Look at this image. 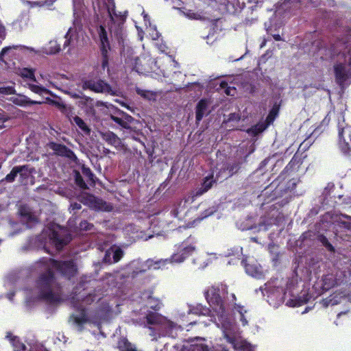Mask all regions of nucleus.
<instances>
[{"label":"nucleus","instance_id":"obj_62","mask_svg":"<svg viewBox=\"0 0 351 351\" xmlns=\"http://www.w3.org/2000/svg\"><path fill=\"white\" fill-rule=\"evenodd\" d=\"M103 152L105 155H108L111 153L110 150L108 148H104Z\"/></svg>","mask_w":351,"mask_h":351},{"label":"nucleus","instance_id":"obj_36","mask_svg":"<svg viewBox=\"0 0 351 351\" xmlns=\"http://www.w3.org/2000/svg\"><path fill=\"white\" fill-rule=\"evenodd\" d=\"M19 167L23 168L22 171L19 172L20 179L21 182H23L24 180L28 178L29 174L32 173V171H31L28 165H19Z\"/></svg>","mask_w":351,"mask_h":351},{"label":"nucleus","instance_id":"obj_2","mask_svg":"<svg viewBox=\"0 0 351 351\" xmlns=\"http://www.w3.org/2000/svg\"><path fill=\"white\" fill-rule=\"evenodd\" d=\"M36 267L42 270L36 280V287L40 298L50 303L60 302L61 286L53 269L41 262V258L36 262Z\"/></svg>","mask_w":351,"mask_h":351},{"label":"nucleus","instance_id":"obj_58","mask_svg":"<svg viewBox=\"0 0 351 351\" xmlns=\"http://www.w3.org/2000/svg\"><path fill=\"white\" fill-rule=\"evenodd\" d=\"M6 32L4 27H0V37L4 38L5 37Z\"/></svg>","mask_w":351,"mask_h":351},{"label":"nucleus","instance_id":"obj_34","mask_svg":"<svg viewBox=\"0 0 351 351\" xmlns=\"http://www.w3.org/2000/svg\"><path fill=\"white\" fill-rule=\"evenodd\" d=\"M28 88L30 89L31 91H32L34 93L41 95L43 93H46L49 92V90L46 88L45 87L40 86V85H36L34 84H29L28 83L27 84Z\"/></svg>","mask_w":351,"mask_h":351},{"label":"nucleus","instance_id":"obj_16","mask_svg":"<svg viewBox=\"0 0 351 351\" xmlns=\"http://www.w3.org/2000/svg\"><path fill=\"white\" fill-rule=\"evenodd\" d=\"M111 119L124 129L128 128L131 123H136L134 118L123 111L119 112L117 116L111 115Z\"/></svg>","mask_w":351,"mask_h":351},{"label":"nucleus","instance_id":"obj_14","mask_svg":"<svg viewBox=\"0 0 351 351\" xmlns=\"http://www.w3.org/2000/svg\"><path fill=\"white\" fill-rule=\"evenodd\" d=\"M135 123H132L126 130L128 133V137L132 138L133 140L141 143L142 145H144V143L141 140V138L144 137V135L142 132L141 127L142 124L140 121L136 119Z\"/></svg>","mask_w":351,"mask_h":351},{"label":"nucleus","instance_id":"obj_22","mask_svg":"<svg viewBox=\"0 0 351 351\" xmlns=\"http://www.w3.org/2000/svg\"><path fill=\"white\" fill-rule=\"evenodd\" d=\"M117 348L119 351H139L136 346L130 343L125 337L119 338L117 342Z\"/></svg>","mask_w":351,"mask_h":351},{"label":"nucleus","instance_id":"obj_20","mask_svg":"<svg viewBox=\"0 0 351 351\" xmlns=\"http://www.w3.org/2000/svg\"><path fill=\"white\" fill-rule=\"evenodd\" d=\"M10 100L14 104L21 107L34 104H41L43 103L41 101L32 100L26 95L20 94L17 95L16 97H12Z\"/></svg>","mask_w":351,"mask_h":351},{"label":"nucleus","instance_id":"obj_24","mask_svg":"<svg viewBox=\"0 0 351 351\" xmlns=\"http://www.w3.org/2000/svg\"><path fill=\"white\" fill-rule=\"evenodd\" d=\"M6 338L8 339L14 346V351H25L26 346L17 337L12 336L11 332H8Z\"/></svg>","mask_w":351,"mask_h":351},{"label":"nucleus","instance_id":"obj_52","mask_svg":"<svg viewBox=\"0 0 351 351\" xmlns=\"http://www.w3.org/2000/svg\"><path fill=\"white\" fill-rule=\"evenodd\" d=\"M64 42L63 44V49H66L67 47H69L71 44V36L70 35V29L67 32L64 36Z\"/></svg>","mask_w":351,"mask_h":351},{"label":"nucleus","instance_id":"obj_4","mask_svg":"<svg viewBox=\"0 0 351 351\" xmlns=\"http://www.w3.org/2000/svg\"><path fill=\"white\" fill-rule=\"evenodd\" d=\"M337 145L344 156L348 167L351 169V125L338 123Z\"/></svg>","mask_w":351,"mask_h":351},{"label":"nucleus","instance_id":"obj_59","mask_svg":"<svg viewBox=\"0 0 351 351\" xmlns=\"http://www.w3.org/2000/svg\"><path fill=\"white\" fill-rule=\"evenodd\" d=\"M240 316H241L240 320L242 322L243 325V326L247 325V319L245 317V314L240 315Z\"/></svg>","mask_w":351,"mask_h":351},{"label":"nucleus","instance_id":"obj_15","mask_svg":"<svg viewBox=\"0 0 351 351\" xmlns=\"http://www.w3.org/2000/svg\"><path fill=\"white\" fill-rule=\"evenodd\" d=\"M108 13L112 22L119 23V24H123L128 16V10L117 12L114 2H112V5L108 8Z\"/></svg>","mask_w":351,"mask_h":351},{"label":"nucleus","instance_id":"obj_12","mask_svg":"<svg viewBox=\"0 0 351 351\" xmlns=\"http://www.w3.org/2000/svg\"><path fill=\"white\" fill-rule=\"evenodd\" d=\"M71 241L70 234L53 231L50 236V241L58 251L62 250Z\"/></svg>","mask_w":351,"mask_h":351},{"label":"nucleus","instance_id":"obj_26","mask_svg":"<svg viewBox=\"0 0 351 351\" xmlns=\"http://www.w3.org/2000/svg\"><path fill=\"white\" fill-rule=\"evenodd\" d=\"M311 298V296L308 294H304L302 296H299L295 299H291L288 301L289 306L295 307L300 306L303 304H306Z\"/></svg>","mask_w":351,"mask_h":351},{"label":"nucleus","instance_id":"obj_46","mask_svg":"<svg viewBox=\"0 0 351 351\" xmlns=\"http://www.w3.org/2000/svg\"><path fill=\"white\" fill-rule=\"evenodd\" d=\"M123 250L118 247L117 248L114 252H113V255H112V258H113V261L114 263H117L119 262L121 258L123 257Z\"/></svg>","mask_w":351,"mask_h":351},{"label":"nucleus","instance_id":"obj_19","mask_svg":"<svg viewBox=\"0 0 351 351\" xmlns=\"http://www.w3.org/2000/svg\"><path fill=\"white\" fill-rule=\"evenodd\" d=\"M189 313L196 315L209 316L210 317V321L213 322L212 316L215 315L217 317L216 313H213V310H210L208 307L202 304L190 306Z\"/></svg>","mask_w":351,"mask_h":351},{"label":"nucleus","instance_id":"obj_25","mask_svg":"<svg viewBox=\"0 0 351 351\" xmlns=\"http://www.w3.org/2000/svg\"><path fill=\"white\" fill-rule=\"evenodd\" d=\"M241 263L245 267L246 273L249 275L254 277H258L261 275V271L256 265L249 264L245 260H243Z\"/></svg>","mask_w":351,"mask_h":351},{"label":"nucleus","instance_id":"obj_37","mask_svg":"<svg viewBox=\"0 0 351 351\" xmlns=\"http://www.w3.org/2000/svg\"><path fill=\"white\" fill-rule=\"evenodd\" d=\"M148 306L155 311H158L160 309V302L158 299H156L152 296L148 298Z\"/></svg>","mask_w":351,"mask_h":351},{"label":"nucleus","instance_id":"obj_47","mask_svg":"<svg viewBox=\"0 0 351 351\" xmlns=\"http://www.w3.org/2000/svg\"><path fill=\"white\" fill-rule=\"evenodd\" d=\"M20 214L22 217H26L29 221H34L36 219L35 217L30 212L26 210L25 209H21Z\"/></svg>","mask_w":351,"mask_h":351},{"label":"nucleus","instance_id":"obj_63","mask_svg":"<svg viewBox=\"0 0 351 351\" xmlns=\"http://www.w3.org/2000/svg\"><path fill=\"white\" fill-rule=\"evenodd\" d=\"M234 168H237V166H234V165H232L230 167H228V169L230 171H232L234 170Z\"/></svg>","mask_w":351,"mask_h":351},{"label":"nucleus","instance_id":"obj_3","mask_svg":"<svg viewBox=\"0 0 351 351\" xmlns=\"http://www.w3.org/2000/svg\"><path fill=\"white\" fill-rule=\"evenodd\" d=\"M41 262L56 271L63 278L71 280L77 274V266L73 260H56L52 258L43 257Z\"/></svg>","mask_w":351,"mask_h":351},{"label":"nucleus","instance_id":"obj_7","mask_svg":"<svg viewBox=\"0 0 351 351\" xmlns=\"http://www.w3.org/2000/svg\"><path fill=\"white\" fill-rule=\"evenodd\" d=\"M98 34L100 41V51L101 55V66L105 69L108 66L109 51L111 50L108 33L104 26L100 25L98 29Z\"/></svg>","mask_w":351,"mask_h":351},{"label":"nucleus","instance_id":"obj_44","mask_svg":"<svg viewBox=\"0 0 351 351\" xmlns=\"http://www.w3.org/2000/svg\"><path fill=\"white\" fill-rule=\"evenodd\" d=\"M82 171L83 175L85 177H86L87 178H88L89 180H90L92 182H94L95 175L92 172V171L90 170V168L86 167H83L82 169Z\"/></svg>","mask_w":351,"mask_h":351},{"label":"nucleus","instance_id":"obj_51","mask_svg":"<svg viewBox=\"0 0 351 351\" xmlns=\"http://www.w3.org/2000/svg\"><path fill=\"white\" fill-rule=\"evenodd\" d=\"M220 87L223 89H225V93L227 95H232V93H231V88L228 86V84L225 82V81H223L220 83Z\"/></svg>","mask_w":351,"mask_h":351},{"label":"nucleus","instance_id":"obj_28","mask_svg":"<svg viewBox=\"0 0 351 351\" xmlns=\"http://www.w3.org/2000/svg\"><path fill=\"white\" fill-rule=\"evenodd\" d=\"M213 182V176L206 177L202 186L196 192L197 195H201L208 191L212 187Z\"/></svg>","mask_w":351,"mask_h":351},{"label":"nucleus","instance_id":"obj_45","mask_svg":"<svg viewBox=\"0 0 351 351\" xmlns=\"http://www.w3.org/2000/svg\"><path fill=\"white\" fill-rule=\"evenodd\" d=\"M216 210H217L214 206L208 208V209H206L201 213L199 219H203L204 218H206V217L212 215L213 214H214L216 212Z\"/></svg>","mask_w":351,"mask_h":351},{"label":"nucleus","instance_id":"obj_29","mask_svg":"<svg viewBox=\"0 0 351 351\" xmlns=\"http://www.w3.org/2000/svg\"><path fill=\"white\" fill-rule=\"evenodd\" d=\"M73 122L86 135L90 133V129L87 124L78 116H75L73 118Z\"/></svg>","mask_w":351,"mask_h":351},{"label":"nucleus","instance_id":"obj_23","mask_svg":"<svg viewBox=\"0 0 351 351\" xmlns=\"http://www.w3.org/2000/svg\"><path fill=\"white\" fill-rule=\"evenodd\" d=\"M146 322L150 325H159L162 323L163 317L156 313L149 311L145 316Z\"/></svg>","mask_w":351,"mask_h":351},{"label":"nucleus","instance_id":"obj_40","mask_svg":"<svg viewBox=\"0 0 351 351\" xmlns=\"http://www.w3.org/2000/svg\"><path fill=\"white\" fill-rule=\"evenodd\" d=\"M75 184L78 186H80V188H82L83 189H86L88 188L86 182H84L82 176H81L80 173L77 171H75Z\"/></svg>","mask_w":351,"mask_h":351},{"label":"nucleus","instance_id":"obj_13","mask_svg":"<svg viewBox=\"0 0 351 351\" xmlns=\"http://www.w3.org/2000/svg\"><path fill=\"white\" fill-rule=\"evenodd\" d=\"M298 182V181L295 178L289 180L287 183L282 182H279L274 190V196L275 198H276L279 196H282L287 192H291L294 191L296 188Z\"/></svg>","mask_w":351,"mask_h":351},{"label":"nucleus","instance_id":"obj_33","mask_svg":"<svg viewBox=\"0 0 351 351\" xmlns=\"http://www.w3.org/2000/svg\"><path fill=\"white\" fill-rule=\"evenodd\" d=\"M317 241L320 242L326 249L330 252H335L334 246L328 241V239L324 234H319L317 237Z\"/></svg>","mask_w":351,"mask_h":351},{"label":"nucleus","instance_id":"obj_39","mask_svg":"<svg viewBox=\"0 0 351 351\" xmlns=\"http://www.w3.org/2000/svg\"><path fill=\"white\" fill-rule=\"evenodd\" d=\"M167 328L169 330V331H168L169 335L172 337H175L176 335H177L176 330H178V329H181L180 326H178L177 324H174L172 322H167Z\"/></svg>","mask_w":351,"mask_h":351},{"label":"nucleus","instance_id":"obj_18","mask_svg":"<svg viewBox=\"0 0 351 351\" xmlns=\"http://www.w3.org/2000/svg\"><path fill=\"white\" fill-rule=\"evenodd\" d=\"M99 134L101 139L108 145L114 147L117 149H120L122 147L121 138L114 132L108 130L100 132Z\"/></svg>","mask_w":351,"mask_h":351},{"label":"nucleus","instance_id":"obj_10","mask_svg":"<svg viewBox=\"0 0 351 351\" xmlns=\"http://www.w3.org/2000/svg\"><path fill=\"white\" fill-rule=\"evenodd\" d=\"M47 146L53 151L54 154L56 156L66 158L74 162L77 160L75 153L63 144L51 141L47 144Z\"/></svg>","mask_w":351,"mask_h":351},{"label":"nucleus","instance_id":"obj_1","mask_svg":"<svg viewBox=\"0 0 351 351\" xmlns=\"http://www.w3.org/2000/svg\"><path fill=\"white\" fill-rule=\"evenodd\" d=\"M204 295L213 312L217 315V317L213 315L212 320L223 330V337L227 341L234 344L235 337L232 335L234 325L224 304V298L228 295V287L222 283L215 284L207 289Z\"/></svg>","mask_w":351,"mask_h":351},{"label":"nucleus","instance_id":"obj_57","mask_svg":"<svg viewBox=\"0 0 351 351\" xmlns=\"http://www.w3.org/2000/svg\"><path fill=\"white\" fill-rule=\"evenodd\" d=\"M149 267H147L146 268H144V269H140V270H138L137 269L136 270H134L133 271V275L134 276H137L138 274H142V273H145L147 271V270L149 269Z\"/></svg>","mask_w":351,"mask_h":351},{"label":"nucleus","instance_id":"obj_49","mask_svg":"<svg viewBox=\"0 0 351 351\" xmlns=\"http://www.w3.org/2000/svg\"><path fill=\"white\" fill-rule=\"evenodd\" d=\"M186 15L191 19L202 20L204 19L201 13L194 12L191 10H189V12L186 13Z\"/></svg>","mask_w":351,"mask_h":351},{"label":"nucleus","instance_id":"obj_48","mask_svg":"<svg viewBox=\"0 0 351 351\" xmlns=\"http://www.w3.org/2000/svg\"><path fill=\"white\" fill-rule=\"evenodd\" d=\"M93 227V225L86 220L82 221L79 225V228L82 230H90Z\"/></svg>","mask_w":351,"mask_h":351},{"label":"nucleus","instance_id":"obj_30","mask_svg":"<svg viewBox=\"0 0 351 351\" xmlns=\"http://www.w3.org/2000/svg\"><path fill=\"white\" fill-rule=\"evenodd\" d=\"M23 169V168L19 167V166L14 167L12 169V170L10 172V173L6 175V176L5 177V178L2 181L5 180L7 182H10V183L14 182L17 175L19 174V172L22 171Z\"/></svg>","mask_w":351,"mask_h":351},{"label":"nucleus","instance_id":"obj_43","mask_svg":"<svg viewBox=\"0 0 351 351\" xmlns=\"http://www.w3.org/2000/svg\"><path fill=\"white\" fill-rule=\"evenodd\" d=\"M97 300V295L95 293H88L83 300L82 303L86 305H90Z\"/></svg>","mask_w":351,"mask_h":351},{"label":"nucleus","instance_id":"obj_27","mask_svg":"<svg viewBox=\"0 0 351 351\" xmlns=\"http://www.w3.org/2000/svg\"><path fill=\"white\" fill-rule=\"evenodd\" d=\"M280 110V106L278 105H274L271 109L269 110L268 115L265 119L266 126H268L273 123L276 118L278 117Z\"/></svg>","mask_w":351,"mask_h":351},{"label":"nucleus","instance_id":"obj_21","mask_svg":"<svg viewBox=\"0 0 351 351\" xmlns=\"http://www.w3.org/2000/svg\"><path fill=\"white\" fill-rule=\"evenodd\" d=\"M208 108V101L205 99H200L195 108V119L197 122H199L203 119Z\"/></svg>","mask_w":351,"mask_h":351},{"label":"nucleus","instance_id":"obj_41","mask_svg":"<svg viewBox=\"0 0 351 351\" xmlns=\"http://www.w3.org/2000/svg\"><path fill=\"white\" fill-rule=\"evenodd\" d=\"M21 76L23 77L28 78V79L32 80L33 82H37L35 75H34V71L33 69H24L21 73Z\"/></svg>","mask_w":351,"mask_h":351},{"label":"nucleus","instance_id":"obj_32","mask_svg":"<svg viewBox=\"0 0 351 351\" xmlns=\"http://www.w3.org/2000/svg\"><path fill=\"white\" fill-rule=\"evenodd\" d=\"M136 93L142 97L144 99H146L147 100H155L156 99V93L152 90H143L139 88H137L136 89Z\"/></svg>","mask_w":351,"mask_h":351},{"label":"nucleus","instance_id":"obj_60","mask_svg":"<svg viewBox=\"0 0 351 351\" xmlns=\"http://www.w3.org/2000/svg\"><path fill=\"white\" fill-rule=\"evenodd\" d=\"M340 223H341L343 227L348 229H350L351 228V223L350 222L341 221Z\"/></svg>","mask_w":351,"mask_h":351},{"label":"nucleus","instance_id":"obj_5","mask_svg":"<svg viewBox=\"0 0 351 351\" xmlns=\"http://www.w3.org/2000/svg\"><path fill=\"white\" fill-rule=\"evenodd\" d=\"M345 61L348 63V69L343 63H337L333 66L335 81L339 86H343L346 82L351 78V49L348 51V58Z\"/></svg>","mask_w":351,"mask_h":351},{"label":"nucleus","instance_id":"obj_61","mask_svg":"<svg viewBox=\"0 0 351 351\" xmlns=\"http://www.w3.org/2000/svg\"><path fill=\"white\" fill-rule=\"evenodd\" d=\"M272 37L274 38V39L276 41H280L282 40V38L281 36L279 35V34H273L272 35Z\"/></svg>","mask_w":351,"mask_h":351},{"label":"nucleus","instance_id":"obj_55","mask_svg":"<svg viewBox=\"0 0 351 351\" xmlns=\"http://www.w3.org/2000/svg\"><path fill=\"white\" fill-rule=\"evenodd\" d=\"M234 308L239 312L240 315L245 314L247 312L243 306L236 303H234Z\"/></svg>","mask_w":351,"mask_h":351},{"label":"nucleus","instance_id":"obj_38","mask_svg":"<svg viewBox=\"0 0 351 351\" xmlns=\"http://www.w3.org/2000/svg\"><path fill=\"white\" fill-rule=\"evenodd\" d=\"M61 50L60 45L56 41H50L49 43V48L47 53L56 54L59 53Z\"/></svg>","mask_w":351,"mask_h":351},{"label":"nucleus","instance_id":"obj_6","mask_svg":"<svg viewBox=\"0 0 351 351\" xmlns=\"http://www.w3.org/2000/svg\"><path fill=\"white\" fill-rule=\"evenodd\" d=\"M80 202L84 205L88 206L90 209L97 211H112L113 206L104 201L90 193H86L82 196Z\"/></svg>","mask_w":351,"mask_h":351},{"label":"nucleus","instance_id":"obj_50","mask_svg":"<svg viewBox=\"0 0 351 351\" xmlns=\"http://www.w3.org/2000/svg\"><path fill=\"white\" fill-rule=\"evenodd\" d=\"M241 119V117L239 113H230L228 119L225 121L226 122H231V121H239Z\"/></svg>","mask_w":351,"mask_h":351},{"label":"nucleus","instance_id":"obj_35","mask_svg":"<svg viewBox=\"0 0 351 351\" xmlns=\"http://www.w3.org/2000/svg\"><path fill=\"white\" fill-rule=\"evenodd\" d=\"M263 3V0H246L243 1V6L245 7L248 5V8L254 10L258 7H261Z\"/></svg>","mask_w":351,"mask_h":351},{"label":"nucleus","instance_id":"obj_56","mask_svg":"<svg viewBox=\"0 0 351 351\" xmlns=\"http://www.w3.org/2000/svg\"><path fill=\"white\" fill-rule=\"evenodd\" d=\"M70 208L73 210H78L82 208V206H81V204H80V203L73 202V203L71 204Z\"/></svg>","mask_w":351,"mask_h":351},{"label":"nucleus","instance_id":"obj_11","mask_svg":"<svg viewBox=\"0 0 351 351\" xmlns=\"http://www.w3.org/2000/svg\"><path fill=\"white\" fill-rule=\"evenodd\" d=\"M306 155L303 156V153L297 152L292 157L290 162L287 165L281 174L278 176V180L281 178L285 174H291L292 173L298 172L303 163L304 159Z\"/></svg>","mask_w":351,"mask_h":351},{"label":"nucleus","instance_id":"obj_54","mask_svg":"<svg viewBox=\"0 0 351 351\" xmlns=\"http://www.w3.org/2000/svg\"><path fill=\"white\" fill-rule=\"evenodd\" d=\"M12 48L16 49V47H12ZM12 49V47H3L0 52V60H3V58L5 54Z\"/></svg>","mask_w":351,"mask_h":351},{"label":"nucleus","instance_id":"obj_31","mask_svg":"<svg viewBox=\"0 0 351 351\" xmlns=\"http://www.w3.org/2000/svg\"><path fill=\"white\" fill-rule=\"evenodd\" d=\"M181 351H208V348L204 344H191L183 346Z\"/></svg>","mask_w":351,"mask_h":351},{"label":"nucleus","instance_id":"obj_8","mask_svg":"<svg viewBox=\"0 0 351 351\" xmlns=\"http://www.w3.org/2000/svg\"><path fill=\"white\" fill-rule=\"evenodd\" d=\"M82 87L84 90L89 89L95 93H106L112 95H115L110 84L101 80L96 82L92 80H86L83 82Z\"/></svg>","mask_w":351,"mask_h":351},{"label":"nucleus","instance_id":"obj_9","mask_svg":"<svg viewBox=\"0 0 351 351\" xmlns=\"http://www.w3.org/2000/svg\"><path fill=\"white\" fill-rule=\"evenodd\" d=\"M195 250V247L192 245H185L184 243L176 247V252L171 256V263H180L184 262L191 256Z\"/></svg>","mask_w":351,"mask_h":351},{"label":"nucleus","instance_id":"obj_42","mask_svg":"<svg viewBox=\"0 0 351 351\" xmlns=\"http://www.w3.org/2000/svg\"><path fill=\"white\" fill-rule=\"evenodd\" d=\"M51 102L64 114H68L71 112V110L69 109L66 105L62 102H59L54 100H51Z\"/></svg>","mask_w":351,"mask_h":351},{"label":"nucleus","instance_id":"obj_64","mask_svg":"<svg viewBox=\"0 0 351 351\" xmlns=\"http://www.w3.org/2000/svg\"><path fill=\"white\" fill-rule=\"evenodd\" d=\"M231 297L232 298V301L235 302L237 300L236 295L234 293H232Z\"/></svg>","mask_w":351,"mask_h":351},{"label":"nucleus","instance_id":"obj_17","mask_svg":"<svg viewBox=\"0 0 351 351\" xmlns=\"http://www.w3.org/2000/svg\"><path fill=\"white\" fill-rule=\"evenodd\" d=\"M74 307L80 312L79 315H73L74 322L77 326L83 328L85 324L90 322V319L86 313V308L82 304H75Z\"/></svg>","mask_w":351,"mask_h":351},{"label":"nucleus","instance_id":"obj_53","mask_svg":"<svg viewBox=\"0 0 351 351\" xmlns=\"http://www.w3.org/2000/svg\"><path fill=\"white\" fill-rule=\"evenodd\" d=\"M0 93L2 94H14L15 90L12 87H3L0 88Z\"/></svg>","mask_w":351,"mask_h":351}]
</instances>
